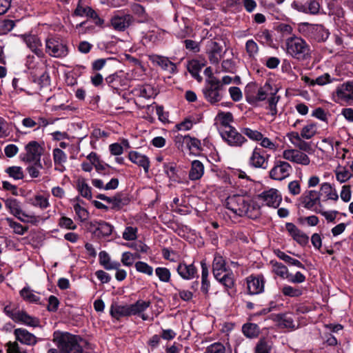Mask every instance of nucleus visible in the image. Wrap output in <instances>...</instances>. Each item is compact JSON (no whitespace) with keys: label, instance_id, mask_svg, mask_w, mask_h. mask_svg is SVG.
I'll list each match as a JSON object with an SVG mask.
<instances>
[{"label":"nucleus","instance_id":"6","mask_svg":"<svg viewBox=\"0 0 353 353\" xmlns=\"http://www.w3.org/2000/svg\"><path fill=\"white\" fill-rule=\"evenodd\" d=\"M249 202L243 196L234 194L226 199L225 206L236 215L243 216L248 213Z\"/></svg>","mask_w":353,"mask_h":353},{"label":"nucleus","instance_id":"46","mask_svg":"<svg viewBox=\"0 0 353 353\" xmlns=\"http://www.w3.org/2000/svg\"><path fill=\"white\" fill-rule=\"evenodd\" d=\"M242 332L246 337L253 339L259 335V327L255 323H248L243 325Z\"/></svg>","mask_w":353,"mask_h":353},{"label":"nucleus","instance_id":"10","mask_svg":"<svg viewBox=\"0 0 353 353\" xmlns=\"http://www.w3.org/2000/svg\"><path fill=\"white\" fill-rule=\"evenodd\" d=\"M270 154L263 148L255 147L248 160V165L252 168L266 170Z\"/></svg>","mask_w":353,"mask_h":353},{"label":"nucleus","instance_id":"52","mask_svg":"<svg viewBox=\"0 0 353 353\" xmlns=\"http://www.w3.org/2000/svg\"><path fill=\"white\" fill-rule=\"evenodd\" d=\"M55 165H61L67 161V154L60 148H54L52 152Z\"/></svg>","mask_w":353,"mask_h":353},{"label":"nucleus","instance_id":"12","mask_svg":"<svg viewBox=\"0 0 353 353\" xmlns=\"http://www.w3.org/2000/svg\"><path fill=\"white\" fill-rule=\"evenodd\" d=\"M292 170L289 163L278 160L275 161L273 168L270 170L269 176L273 180L282 181L290 176Z\"/></svg>","mask_w":353,"mask_h":353},{"label":"nucleus","instance_id":"43","mask_svg":"<svg viewBox=\"0 0 353 353\" xmlns=\"http://www.w3.org/2000/svg\"><path fill=\"white\" fill-rule=\"evenodd\" d=\"M257 89L258 85L256 82H250L245 88L244 92L245 100L252 105H254V99H255Z\"/></svg>","mask_w":353,"mask_h":353},{"label":"nucleus","instance_id":"62","mask_svg":"<svg viewBox=\"0 0 353 353\" xmlns=\"http://www.w3.org/2000/svg\"><path fill=\"white\" fill-rule=\"evenodd\" d=\"M48 303L46 307L47 310L50 312H56L58 310L60 304L59 299L54 295H50L48 297Z\"/></svg>","mask_w":353,"mask_h":353},{"label":"nucleus","instance_id":"25","mask_svg":"<svg viewBox=\"0 0 353 353\" xmlns=\"http://www.w3.org/2000/svg\"><path fill=\"white\" fill-rule=\"evenodd\" d=\"M176 271L179 276L185 280H192L194 278H199L198 269L194 265V263L187 264L184 261L181 262L176 268Z\"/></svg>","mask_w":353,"mask_h":353},{"label":"nucleus","instance_id":"8","mask_svg":"<svg viewBox=\"0 0 353 353\" xmlns=\"http://www.w3.org/2000/svg\"><path fill=\"white\" fill-rule=\"evenodd\" d=\"M245 281L246 293L248 295H258L264 292L266 280L263 274H252L247 276Z\"/></svg>","mask_w":353,"mask_h":353},{"label":"nucleus","instance_id":"17","mask_svg":"<svg viewBox=\"0 0 353 353\" xmlns=\"http://www.w3.org/2000/svg\"><path fill=\"white\" fill-rule=\"evenodd\" d=\"M14 335L16 339L15 342H19L23 345L29 346H34L39 341L43 340V339L37 338L34 334L23 327L14 329Z\"/></svg>","mask_w":353,"mask_h":353},{"label":"nucleus","instance_id":"38","mask_svg":"<svg viewBox=\"0 0 353 353\" xmlns=\"http://www.w3.org/2000/svg\"><path fill=\"white\" fill-rule=\"evenodd\" d=\"M183 139V142L186 144L188 149L192 151L201 152L203 150L201 141L195 137H192L189 134L181 136L179 137Z\"/></svg>","mask_w":353,"mask_h":353},{"label":"nucleus","instance_id":"4","mask_svg":"<svg viewBox=\"0 0 353 353\" xmlns=\"http://www.w3.org/2000/svg\"><path fill=\"white\" fill-rule=\"evenodd\" d=\"M287 52L293 58L304 60L310 55V46L301 37H291L286 40Z\"/></svg>","mask_w":353,"mask_h":353},{"label":"nucleus","instance_id":"29","mask_svg":"<svg viewBox=\"0 0 353 353\" xmlns=\"http://www.w3.org/2000/svg\"><path fill=\"white\" fill-rule=\"evenodd\" d=\"M131 201L128 194L124 192H119L113 196L112 203L110 208L114 211L121 210L124 206L128 205Z\"/></svg>","mask_w":353,"mask_h":353},{"label":"nucleus","instance_id":"5","mask_svg":"<svg viewBox=\"0 0 353 353\" xmlns=\"http://www.w3.org/2000/svg\"><path fill=\"white\" fill-rule=\"evenodd\" d=\"M46 52L56 58L65 57L69 52L66 41L58 35L48 37L46 40Z\"/></svg>","mask_w":353,"mask_h":353},{"label":"nucleus","instance_id":"19","mask_svg":"<svg viewBox=\"0 0 353 353\" xmlns=\"http://www.w3.org/2000/svg\"><path fill=\"white\" fill-rule=\"evenodd\" d=\"M223 46L219 43L210 40L208 41L205 47V52L211 64L218 65L222 58Z\"/></svg>","mask_w":353,"mask_h":353},{"label":"nucleus","instance_id":"18","mask_svg":"<svg viewBox=\"0 0 353 353\" xmlns=\"http://www.w3.org/2000/svg\"><path fill=\"white\" fill-rule=\"evenodd\" d=\"M257 198L265 203L268 207L277 208L282 201L281 195L279 191L274 188H270L265 190L257 195Z\"/></svg>","mask_w":353,"mask_h":353},{"label":"nucleus","instance_id":"34","mask_svg":"<svg viewBox=\"0 0 353 353\" xmlns=\"http://www.w3.org/2000/svg\"><path fill=\"white\" fill-rule=\"evenodd\" d=\"M319 196H323L325 200H333L336 201L339 199V195L335 188H332L329 183H323L321 184L320 191L318 192Z\"/></svg>","mask_w":353,"mask_h":353},{"label":"nucleus","instance_id":"30","mask_svg":"<svg viewBox=\"0 0 353 353\" xmlns=\"http://www.w3.org/2000/svg\"><path fill=\"white\" fill-rule=\"evenodd\" d=\"M152 61L159 65L163 70L168 71L170 74L176 72V65L168 57L161 55H154Z\"/></svg>","mask_w":353,"mask_h":353},{"label":"nucleus","instance_id":"57","mask_svg":"<svg viewBox=\"0 0 353 353\" xmlns=\"http://www.w3.org/2000/svg\"><path fill=\"white\" fill-rule=\"evenodd\" d=\"M241 133L247 136L250 139L259 141L262 139V133L256 130H252L249 128H243Z\"/></svg>","mask_w":353,"mask_h":353},{"label":"nucleus","instance_id":"33","mask_svg":"<svg viewBox=\"0 0 353 353\" xmlns=\"http://www.w3.org/2000/svg\"><path fill=\"white\" fill-rule=\"evenodd\" d=\"M230 269L226 267V262L221 254L216 252L214 255L212 261V274L216 275V273H223Z\"/></svg>","mask_w":353,"mask_h":353},{"label":"nucleus","instance_id":"37","mask_svg":"<svg viewBox=\"0 0 353 353\" xmlns=\"http://www.w3.org/2000/svg\"><path fill=\"white\" fill-rule=\"evenodd\" d=\"M21 297L26 302L30 303H35L43 305V303L41 301V298L32 293L29 286H25L19 291Z\"/></svg>","mask_w":353,"mask_h":353},{"label":"nucleus","instance_id":"22","mask_svg":"<svg viewBox=\"0 0 353 353\" xmlns=\"http://www.w3.org/2000/svg\"><path fill=\"white\" fill-rule=\"evenodd\" d=\"M4 203L6 208L8 210V211L19 221L22 222H28L21 216L25 217H31L22 210V204L18 199L10 197L4 200Z\"/></svg>","mask_w":353,"mask_h":353},{"label":"nucleus","instance_id":"1","mask_svg":"<svg viewBox=\"0 0 353 353\" xmlns=\"http://www.w3.org/2000/svg\"><path fill=\"white\" fill-rule=\"evenodd\" d=\"M52 341L57 345L59 353H83L80 342L88 344L79 335L59 330L54 332Z\"/></svg>","mask_w":353,"mask_h":353},{"label":"nucleus","instance_id":"9","mask_svg":"<svg viewBox=\"0 0 353 353\" xmlns=\"http://www.w3.org/2000/svg\"><path fill=\"white\" fill-rule=\"evenodd\" d=\"M222 139L231 147H241L248 141L247 139L234 127H230L228 130L219 132Z\"/></svg>","mask_w":353,"mask_h":353},{"label":"nucleus","instance_id":"24","mask_svg":"<svg viewBox=\"0 0 353 353\" xmlns=\"http://www.w3.org/2000/svg\"><path fill=\"white\" fill-rule=\"evenodd\" d=\"M19 37L26 43L27 46L38 57L43 55L41 49L42 43L37 35L32 34H23Z\"/></svg>","mask_w":353,"mask_h":353},{"label":"nucleus","instance_id":"59","mask_svg":"<svg viewBox=\"0 0 353 353\" xmlns=\"http://www.w3.org/2000/svg\"><path fill=\"white\" fill-rule=\"evenodd\" d=\"M161 339V336L159 334H154L148 339L147 345L150 352H154L159 347Z\"/></svg>","mask_w":353,"mask_h":353},{"label":"nucleus","instance_id":"44","mask_svg":"<svg viewBox=\"0 0 353 353\" xmlns=\"http://www.w3.org/2000/svg\"><path fill=\"white\" fill-rule=\"evenodd\" d=\"M205 353H232V347L230 345L226 347L222 343L215 342L206 347Z\"/></svg>","mask_w":353,"mask_h":353},{"label":"nucleus","instance_id":"60","mask_svg":"<svg viewBox=\"0 0 353 353\" xmlns=\"http://www.w3.org/2000/svg\"><path fill=\"white\" fill-rule=\"evenodd\" d=\"M314 212L317 214L323 215L327 222L334 223L336 214L339 212L336 210H332L330 212L323 211L321 208H315Z\"/></svg>","mask_w":353,"mask_h":353},{"label":"nucleus","instance_id":"61","mask_svg":"<svg viewBox=\"0 0 353 353\" xmlns=\"http://www.w3.org/2000/svg\"><path fill=\"white\" fill-rule=\"evenodd\" d=\"M271 347L268 345V341L265 339H261L256 347L255 353H270Z\"/></svg>","mask_w":353,"mask_h":353},{"label":"nucleus","instance_id":"27","mask_svg":"<svg viewBox=\"0 0 353 353\" xmlns=\"http://www.w3.org/2000/svg\"><path fill=\"white\" fill-rule=\"evenodd\" d=\"M128 157L129 160L143 168L145 173H148L150 167V159L145 154H142L137 151L132 150L129 152Z\"/></svg>","mask_w":353,"mask_h":353},{"label":"nucleus","instance_id":"3","mask_svg":"<svg viewBox=\"0 0 353 353\" xmlns=\"http://www.w3.org/2000/svg\"><path fill=\"white\" fill-rule=\"evenodd\" d=\"M203 94L208 102L211 105H216L223 99L225 94V88L221 80L214 78L212 80H205Z\"/></svg>","mask_w":353,"mask_h":353},{"label":"nucleus","instance_id":"13","mask_svg":"<svg viewBox=\"0 0 353 353\" xmlns=\"http://www.w3.org/2000/svg\"><path fill=\"white\" fill-rule=\"evenodd\" d=\"M334 97L336 103L353 101V81H348L339 85L334 92Z\"/></svg>","mask_w":353,"mask_h":353},{"label":"nucleus","instance_id":"35","mask_svg":"<svg viewBox=\"0 0 353 353\" xmlns=\"http://www.w3.org/2000/svg\"><path fill=\"white\" fill-rule=\"evenodd\" d=\"M99 263L106 270L118 269L120 267V263L118 261H111L108 253L105 251H101L99 254Z\"/></svg>","mask_w":353,"mask_h":353},{"label":"nucleus","instance_id":"21","mask_svg":"<svg viewBox=\"0 0 353 353\" xmlns=\"http://www.w3.org/2000/svg\"><path fill=\"white\" fill-rule=\"evenodd\" d=\"M25 150L26 153L22 160L26 163H31L34 159L41 157L45 148L37 141H31L25 146Z\"/></svg>","mask_w":353,"mask_h":353},{"label":"nucleus","instance_id":"42","mask_svg":"<svg viewBox=\"0 0 353 353\" xmlns=\"http://www.w3.org/2000/svg\"><path fill=\"white\" fill-rule=\"evenodd\" d=\"M276 321L281 327L290 329L292 330L296 328L293 319L286 314L281 313L276 314Z\"/></svg>","mask_w":353,"mask_h":353},{"label":"nucleus","instance_id":"53","mask_svg":"<svg viewBox=\"0 0 353 353\" xmlns=\"http://www.w3.org/2000/svg\"><path fill=\"white\" fill-rule=\"evenodd\" d=\"M136 270L149 276L153 275V268L145 262L139 261L134 264Z\"/></svg>","mask_w":353,"mask_h":353},{"label":"nucleus","instance_id":"7","mask_svg":"<svg viewBox=\"0 0 353 353\" xmlns=\"http://www.w3.org/2000/svg\"><path fill=\"white\" fill-rule=\"evenodd\" d=\"M105 83L116 94L121 92L128 86L129 81L123 71L116 72L105 79Z\"/></svg>","mask_w":353,"mask_h":353},{"label":"nucleus","instance_id":"39","mask_svg":"<svg viewBox=\"0 0 353 353\" xmlns=\"http://www.w3.org/2000/svg\"><path fill=\"white\" fill-rule=\"evenodd\" d=\"M272 90V85L269 81H266L263 86L257 89L255 99H254V105L259 101H263L267 99L268 92Z\"/></svg>","mask_w":353,"mask_h":353},{"label":"nucleus","instance_id":"16","mask_svg":"<svg viewBox=\"0 0 353 353\" xmlns=\"http://www.w3.org/2000/svg\"><path fill=\"white\" fill-rule=\"evenodd\" d=\"M30 79L37 83L40 89L48 87L51 82L50 74L46 67L37 68L32 70L30 73Z\"/></svg>","mask_w":353,"mask_h":353},{"label":"nucleus","instance_id":"63","mask_svg":"<svg viewBox=\"0 0 353 353\" xmlns=\"http://www.w3.org/2000/svg\"><path fill=\"white\" fill-rule=\"evenodd\" d=\"M273 267L275 273L283 279H286V276L290 274L288 268L282 263L275 262L273 264Z\"/></svg>","mask_w":353,"mask_h":353},{"label":"nucleus","instance_id":"54","mask_svg":"<svg viewBox=\"0 0 353 353\" xmlns=\"http://www.w3.org/2000/svg\"><path fill=\"white\" fill-rule=\"evenodd\" d=\"M260 208L261 207L258 203L255 202H249L248 211L245 216H247L248 218L251 219L255 220L259 218V216H261Z\"/></svg>","mask_w":353,"mask_h":353},{"label":"nucleus","instance_id":"14","mask_svg":"<svg viewBox=\"0 0 353 353\" xmlns=\"http://www.w3.org/2000/svg\"><path fill=\"white\" fill-rule=\"evenodd\" d=\"M301 204L307 210L314 212L315 206L318 205V208L323 207L319 194L315 190H306L299 198Z\"/></svg>","mask_w":353,"mask_h":353},{"label":"nucleus","instance_id":"36","mask_svg":"<svg viewBox=\"0 0 353 353\" xmlns=\"http://www.w3.org/2000/svg\"><path fill=\"white\" fill-rule=\"evenodd\" d=\"M204 173L203 164L199 160H194L192 162L191 168L189 171V178L192 181L200 179Z\"/></svg>","mask_w":353,"mask_h":353},{"label":"nucleus","instance_id":"51","mask_svg":"<svg viewBox=\"0 0 353 353\" xmlns=\"http://www.w3.org/2000/svg\"><path fill=\"white\" fill-rule=\"evenodd\" d=\"M5 172L10 177L15 180L23 179L24 178L23 171L20 166H10L6 169Z\"/></svg>","mask_w":353,"mask_h":353},{"label":"nucleus","instance_id":"64","mask_svg":"<svg viewBox=\"0 0 353 353\" xmlns=\"http://www.w3.org/2000/svg\"><path fill=\"white\" fill-rule=\"evenodd\" d=\"M288 281L292 283H302L305 281V276L301 272H296L295 274L290 273L286 276Z\"/></svg>","mask_w":353,"mask_h":353},{"label":"nucleus","instance_id":"58","mask_svg":"<svg viewBox=\"0 0 353 353\" xmlns=\"http://www.w3.org/2000/svg\"><path fill=\"white\" fill-rule=\"evenodd\" d=\"M316 124L310 123L304 126L301 132V137L305 139H310L316 134Z\"/></svg>","mask_w":353,"mask_h":353},{"label":"nucleus","instance_id":"49","mask_svg":"<svg viewBox=\"0 0 353 353\" xmlns=\"http://www.w3.org/2000/svg\"><path fill=\"white\" fill-rule=\"evenodd\" d=\"M30 203L41 210H45L50 206L48 199L41 194H37L33 199H30Z\"/></svg>","mask_w":353,"mask_h":353},{"label":"nucleus","instance_id":"56","mask_svg":"<svg viewBox=\"0 0 353 353\" xmlns=\"http://www.w3.org/2000/svg\"><path fill=\"white\" fill-rule=\"evenodd\" d=\"M281 291L284 296L290 297H299L303 294L301 289L288 285H284Z\"/></svg>","mask_w":353,"mask_h":353},{"label":"nucleus","instance_id":"28","mask_svg":"<svg viewBox=\"0 0 353 353\" xmlns=\"http://www.w3.org/2000/svg\"><path fill=\"white\" fill-rule=\"evenodd\" d=\"M163 168L170 181L177 183L182 182L181 170L175 163H164Z\"/></svg>","mask_w":353,"mask_h":353},{"label":"nucleus","instance_id":"50","mask_svg":"<svg viewBox=\"0 0 353 353\" xmlns=\"http://www.w3.org/2000/svg\"><path fill=\"white\" fill-rule=\"evenodd\" d=\"M155 274L161 282L169 283L171 280V272L167 268L157 267L155 269Z\"/></svg>","mask_w":353,"mask_h":353},{"label":"nucleus","instance_id":"15","mask_svg":"<svg viewBox=\"0 0 353 353\" xmlns=\"http://www.w3.org/2000/svg\"><path fill=\"white\" fill-rule=\"evenodd\" d=\"M90 230L99 239L110 236L114 230V226L105 221L94 220L90 223Z\"/></svg>","mask_w":353,"mask_h":353},{"label":"nucleus","instance_id":"2","mask_svg":"<svg viewBox=\"0 0 353 353\" xmlns=\"http://www.w3.org/2000/svg\"><path fill=\"white\" fill-rule=\"evenodd\" d=\"M299 32L311 43H323L327 41L330 33L322 24L303 22L298 24Z\"/></svg>","mask_w":353,"mask_h":353},{"label":"nucleus","instance_id":"32","mask_svg":"<svg viewBox=\"0 0 353 353\" xmlns=\"http://www.w3.org/2000/svg\"><path fill=\"white\" fill-rule=\"evenodd\" d=\"M205 65L204 63H200L198 60L192 59L188 62L187 70L194 79L200 82L202 81V77L199 72Z\"/></svg>","mask_w":353,"mask_h":353},{"label":"nucleus","instance_id":"55","mask_svg":"<svg viewBox=\"0 0 353 353\" xmlns=\"http://www.w3.org/2000/svg\"><path fill=\"white\" fill-rule=\"evenodd\" d=\"M220 119V123L223 126L225 130L230 129V127H233L230 123L234 121L233 115L230 112H220L218 114Z\"/></svg>","mask_w":353,"mask_h":353},{"label":"nucleus","instance_id":"11","mask_svg":"<svg viewBox=\"0 0 353 353\" xmlns=\"http://www.w3.org/2000/svg\"><path fill=\"white\" fill-rule=\"evenodd\" d=\"M292 8L298 12L309 14L319 13V0H296L292 3Z\"/></svg>","mask_w":353,"mask_h":353},{"label":"nucleus","instance_id":"31","mask_svg":"<svg viewBox=\"0 0 353 353\" xmlns=\"http://www.w3.org/2000/svg\"><path fill=\"white\" fill-rule=\"evenodd\" d=\"M110 314L112 318L119 320L120 318L131 316L129 305H120L112 304L110 309Z\"/></svg>","mask_w":353,"mask_h":353},{"label":"nucleus","instance_id":"23","mask_svg":"<svg viewBox=\"0 0 353 353\" xmlns=\"http://www.w3.org/2000/svg\"><path fill=\"white\" fill-rule=\"evenodd\" d=\"M12 321L28 327H37L40 326V319L38 317L30 315L24 310H18Z\"/></svg>","mask_w":353,"mask_h":353},{"label":"nucleus","instance_id":"26","mask_svg":"<svg viewBox=\"0 0 353 353\" xmlns=\"http://www.w3.org/2000/svg\"><path fill=\"white\" fill-rule=\"evenodd\" d=\"M134 21L130 14L114 15L111 18L110 25L114 30L119 32L124 31Z\"/></svg>","mask_w":353,"mask_h":353},{"label":"nucleus","instance_id":"40","mask_svg":"<svg viewBox=\"0 0 353 353\" xmlns=\"http://www.w3.org/2000/svg\"><path fill=\"white\" fill-rule=\"evenodd\" d=\"M151 303L150 301L138 300L134 303L129 305L131 316L142 313L151 305Z\"/></svg>","mask_w":353,"mask_h":353},{"label":"nucleus","instance_id":"47","mask_svg":"<svg viewBox=\"0 0 353 353\" xmlns=\"http://www.w3.org/2000/svg\"><path fill=\"white\" fill-rule=\"evenodd\" d=\"M131 9L132 12L138 17L139 23H144L148 21V14L143 6L139 3H134Z\"/></svg>","mask_w":353,"mask_h":353},{"label":"nucleus","instance_id":"48","mask_svg":"<svg viewBox=\"0 0 353 353\" xmlns=\"http://www.w3.org/2000/svg\"><path fill=\"white\" fill-rule=\"evenodd\" d=\"M8 225L13 229L15 234L23 235L28 230V226H23L21 223L16 222L13 219L7 217L5 219Z\"/></svg>","mask_w":353,"mask_h":353},{"label":"nucleus","instance_id":"41","mask_svg":"<svg viewBox=\"0 0 353 353\" xmlns=\"http://www.w3.org/2000/svg\"><path fill=\"white\" fill-rule=\"evenodd\" d=\"M77 190L83 197L88 200L92 199V188L86 183L84 179L77 180Z\"/></svg>","mask_w":353,"mask_h":353},{"label":"nucleus","instance_id":"20","mask_svg":"<svg viewBox=\"0 0 353 353\" xmlns=\"http://www.w3.org/2000/svg\"><path fill=\"white\" fill-rule=\"evenodd\" d=\"M214 279L223 286L224 291L228 294L230 292L235 291L236 280L234 274L231 270L223 273H216L213 275Z\"/></svg>","mask_w":353,"mask_h":353},{"label":"nucleus","instance_id":"45","mask_svg":"<svg viewBox=\"0 0 353 353\" xmlns=\"http://www.w3.org/2000/svg\"><path fill=\"white\" fill-rule=\"evenodd\" d=\"M278 258L285 261L289 265H294L301 269H305V266L299 260L291 257L285 252L278 250L276 252Z\"/></svg>","mask_w":353,"mask_h":353}]
</instances>
